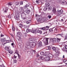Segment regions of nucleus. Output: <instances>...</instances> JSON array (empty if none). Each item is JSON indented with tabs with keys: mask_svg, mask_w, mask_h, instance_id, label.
<instances>
[{
	"mask_svg": "<svg viewBox=\"0 0 67 67\" xmlns=\"http://www.w3.org/2000/svg\"><path fill=\"white\" fill-rule=\"evenodd\" d=\"M48 53V52H47L45 54H44V52H40V54L42 55H44L45 56H48L49 55V53Z\"/></svg>",
	"mask_w": 67,
	"mask_h": 67,
	"instance_id": "6",
	"label": "nucleus"
},
{
	"mask_svg": "<svg viewBox=\"0 0 67 67\" xmlns=\"http://www.w3.org/2000/svg\"><path fill=\"white\" fill-rule=\"evenodd\" d=\"M64 37L65 40H67V34Z\"/></svg>",
	"mask_w": 67,
	"mask_h": 67,
	"instance_id": "37",
	"label": "nucleus"
},
{
	"mask_svg": "<svg viewBox=\"0 0 67 67\" xmlns=\"http://www.w3.org/2000/svg\"><path fill=\"white\" fill-rule=\"evenodd\" d=\"M40 58H41V59L43 60L44 59V57L43 56H41L40 57Z\"/></svg>",
	"mask_w": 67,
	"mask_h": 67,
	"instance_id": "33",
	"label": "nucleus"
},
{
	"mask_svg": "<svg viewBox=\"0 0 67 67\" xmlns=\"http://www.w3.org/2000/svg\"><path fill=\"white\" fill-rule=\"evenodd\" d=\"M11 41L10 40H6V42H6V43H5L4 44H5L8 43H10V42H11Z\"/></svg>",
	"mask_w": 67,
	"mask_h": 67,
	"instance_id": "32",
	"label": "nucleus"
},
{
	"mask_svg": "<svg viewBox=\"0 0 67 67\" xmlns=\"http://www.w3.org/2000/svg\"><path fill=\"white\" fill-rule=\"evenodd\" d=\"M20 37V36H17V38L18 40H19V41L21 40L22 39L21 38V37Z\"/></svg>",
	"mask_w": 67,
	"mask_h": 67,
	"instance_id": "20",
	"label": "nucleus"
},
{
	"mask_svg": "<svg viewBox=\"0 0 67 67\" xmlns=\"http://www.w3.org/2000/svg\"><path fill=\"white\" fill-rule=\"evenodd\" d=\"M52 8L51 7H48V9L49 10H52Z\"/></svg>",
	"mask_w": 67,
	"mask_h": 67,
	"instance_id": "39",
	"label": "nucleus"
},
{
	"mask_svg": "<svg viewBox=\"0 0 67 67\" xmlns=\"http://www.w3.org/2000/svg\"><path fill=\"white\" fill-rule=\"evenodd\" d=\"M16 56H15V55H14V58H16Z\"/></svg>",
	"mask_w": 67,
	"mask_h": 67,
	"instance_id": "57",
	"label": "nucleus"
},
{
	"mask_svg": "<svg viewBox=\"0 0 67 67\" xmlns=\"http://www.w3.org/2000/svg\"><path fill=\"white\" fill-rule=\"evenodd\" d=\"M19 26L21 28H22V27H23V25L21 24H20L19 25Z\"/></svg>",
	"mask_w": 67,
	"mask_h": 67,
	"instance_id": "42",
	"label": "nucleus"
},
{
	"mask_svg": "<svg viewBox=\"0 0 67 67\" xmlns=\"http://www.w3.org/2000/svg\"><path fill=\"white\" fill-rule=\"evenodd\" d=\"M26 32L27 33H28V32H31V30L30 29H27L26 30Z\"/></svg>",
	"mask_w": 67,
	"mask_h": 67,
	"instance_id": "28",
	"label": "nucleus"
},
{
	"mask_svg": "<svg viewBox=\"0 0 67 67\" xmlns=\"http://www.w3.org/2000/svg\"><path fill=\"white\" fill-rule=\"evenodd\" d=\"M4 36V35H3L2 34H1V37H3Z\"/></svg>",
	"mask_w": 67,
	"mask_h": 67,
	"instance_id": "46",
	"label": "nucleus"
},
{
	"mask_svg": "<svg viewBox=\"0 0 67 67\" xmlns=\"http://www.w3.org/2000/svg\"><path fill=\"white\" fill-rule=\"evenodd\" d=\"M11 45L12 46V47H13V48H14L15 47L14 46L15 45V44H14V43H12Z\"/></svg>",
	"mask_w": 67,
	"mask_h": 67,
	"instance_id": "36",
	"label": "nucleus"
},
{
	"mask_svg": "<svg viewBox=\"0 0 67 67\" xmlns=\"http://www.w3.org/2000/svg\"><path fill=\"white\" fill-rule=\"evenodd\" d=\"M65 48L66 49H67V46H65Z\"/></svg>",
	"mask_w": 67,
	"mask_h": 67,
	"instance_id": "53",
	"label": "nucleus"
},
{
	"mask_svg": "<svg viewBox=\"0 0 67 67\" xmlns=\"http://www.w3.org/2000/svg\"><path fill=\"white\" fill-rule=\"evenodd\" d=\"M3 11H4V13H7V11H8V8H3Z\"/></svg>",
	"mask_w": 67,
	"mask_h": 67,
	"instance_id": "7",
	"label": "nucleus"
},
{
	"mask_svg": "<svg viewBox=\"0 0 67 67\" xmlns=\"http://www.w3.org/2000/svg\"><path fill=\"white\" fill-rule=\"evenodd\" d=\"M51 41H52V42L53 43H56V42H57L56 39L55 38H54L52 39H51Z\"/></svg>",
	"mask_w": 67,
	"mask_h": 67,
	"instance_id": "9",
	"label": "nucleus"
},
{
	"mask_svg": "<svg viewBox=\"0 0 67 67\" xmlns=\"http://www.w3.org/2000/svg\"><path fill=\"white\" fill-rule=\"evenodd\" d=\"M16 20H19V16H18V15H17L16 16Z\"/></svg>",
	"mask_w": 67,
	"mask_h": 67,
	"instance_id": "27",
	"label": "nucleus"
},
{
	"mask_svg": "<svg viewBox=\"0 0 67 67\" xmlns=\"http://www.w3.org/2000/svg\"><path fill=\"white\" fill-rule=\"evenodd\" d=\"M67 62V60H64V63H66V62Z\"/></svg>",
	"mask_w": 67,
	"mask_h": 67,
	"instance_id": "54",
	"label": "nucleus"
},
{
	"mask_svg": "<svg viewBox=\"0 0 67 67\" xmlns=\"http://www.w3.org/2000/svg\"><path fill=\"white\" fill-rule=\"evenodd\" d=\"M5 50L6 51H9L10 49V47L9 46H6L5 48Z\"/></svg>",
	"mask_w": 67,
	"mask_h": 67,
	"instance_id": "11",
	"label": "nucleus"
},
{
	"mask_svg": "<svg viewBox=\"0 0 67 67\" xmlns=\"http://www.w3.org/2000/svg\"><path fill=\"white\" fill-rule=\"evenodd\" d=\"M62 14V13H63V10L61 9L59 12Z\"/></svg>",
	"mask_w": 67,
	"mask_h": 67,
	"instance_id": "34",
	"label": "nucleus"
},
{
	"mask_svg": "<svg viewBox=\"0 0 67 67\" xmlns=\"http://www.w3.org/2000/svg\"><path fill=\"white\" fill-rule=\"evenodd\" d=\"M10 35H11V36H12L13 37V34H10Z\"/></svg>",
	"mask_w": 67,
	"mask_h": 67,
	"instance_id": "59",
	"label": "nucleus"
},
{
	"mask_svg": "<svg viewBox=\"0 0 67 67\" xmlns=\"http://www.w3.org/2000/svg\"><path fill=\"white\" fill-rule=\"evenodd\" d=\"M29 7V5H28L27 4H26L25 5V6L24 7V9H26L27 8V7Z\"/></svg>",
	"mask_w": 67,
	"mask_h": 67,
	"instance_id": "23",
	"label": "nucleus"
},
{
	"mask_svg": "<svg viewBox=\"0 0 67 67\" xmlns=\"http://www.w3.org/2000/svg\"><path fill=\"white\" fill-rule=\"evenodd\" d=\"M17 33L16 36H21V32H17Z\"/></svg>",
	"mask_w": 67,
	"mask_h": 67,
	"instance_id": "13",
	"label": "nucleus"
},
{
	"mask_svg": "<svg viewBox=\"0 0 67 67\" xmlns=\"http://www.w3.org/2000/svg\"><path fill=\"white\" fill-rule=\"evenodd\" d=\"M24 28H25V29H26V28L27 27L26 25H24Z\"/></svg>",
	"mask_w": 67,
	"mask_h": 67,
	"instance_id": "58",
	"label": "nucleus"
},
{
	"mask_svg": "<svg viewBox=\"0 0 67 67\" xmlns=\"http://www.w3.org/2000/svg\"><path fill=\"white\" fill-rule=\"evenodd\" d=\"M8 18H9V19H11V15H9L8 16Z\"/></svg>",
	"mask_w": 67,
	"mask_h": 67,
	"instance_id": "44",
	"label": "nucleus"
},
{
	"mask_svg": "<svg viewBox=\"0 0 67 67\" xmlns=\"http://www.w3.org/2000/svg\"><path fill=\"white\" fill-rule=\"evenodd\" d=\"M49 30L50 32H53V30L52 29H49Z\"/></svg>",
	"mask_w": 67,
	"mask_h": 67,
	"instance_id": "38",
	"label": "nucleus"
},
{
	"mask_svg": "<svg viewBox=\"0 0 67 67\" xmlns=\"http://www.w3.org/2000/svg\"><path fill=\"white\" fill-rule=\"evenodd\" d=\"M52 48L54 51H55L56 53H58V54H60V52L59 51V49L58 48H56L52 46Z\"/></svg>",
	"mask_w": 67,
	"mask_h": 67,
	"instance_id": "3",
	"label": "nucleus"
},
{
	"mask_svg": "<svg viewBox=\"0 0 67 67\" xmlns=\"http://www.w3.org/2000/svg\"><path fill=\"white\" fill-rule=\"evenodd\" d=\"M46 48L47 50H51V47H50V46L47 47Z\"/></svg>",
	"mask_w": 67,
	"mask_h": 67,
	"instance_id": "17",
	"label": "nucleus"
},
{
	"mask_svg": "<svg viewBox=\"0 0 67 67\" xmlns=\"http://www.w3.org/2000/svg\"><path fill=\"white\" fill-rule=\"evenodd\" d=\"M7 40L5 38L3 39H1V42H5V41H6Z\"/></svg>",
	"mask_w": 67,
	"mask_h": 67,
	"instance_id": "21",
	"label": "nucleus"
},
{
	"mask_svg": "<svg viewBox=\"0 0 67 67\" xmlns=\"http://www.w3.org/2000/svg\"><path fill=\"white\" fill-rule=\"evenodd\" d=\"M63 51H64V52H65V51L67 53V50H63Z\"/></svg>",
	"mask_w": 67,
	"mask_h": 67,
	"instance_id": "62",
	"label": "nucleus"
},
{
	"mask_svg": "<svg viewBox=\"0 0 67 67\" xmlns=\"http://www.w3.org/2000/svg\"><path fill=\"white\" fill-rule=\"evenodd\" d=\"M41 29L42 30H45V27H42L41 28Z\"/></svg>",
	"mask_w": 67,
	"mask_h": 67,
	"instance_id": "48",
	"label": "nucleus"
},
{
	"mask_svg": "<svg viewBox=\"0 0 67 67\" xmlns=\"http://www.w3.org/2000/svg\"><path fill=\"white\" fill-rule=\"evenodd\" d=\"M48 17L49 19H51V18L52 17V16L51 15H49L48 16Z\"/></svg>",
	"mask_w": 67,
	"mask_h": 67,
	"instance_id": "50",
	"label": "nucleus"
},
{
	"mask_svg": "<svg viewBox=\"0 0 67 67\" xmlns=\"http://www.w3.org/2000/svg\"><path fill=\"white\" fill-rule=\"evenodd\" d=\"M22 32L24 34H26V31L25 30H23L22 31Z\"/></svg>",
	"mask_w": 67,
	"mask_h": 67,
	"instance_id": "41",
	"label": "nucleus"
},
{
	"mask_svg": "<svg viewBox=\"0 0 67 67\" xmlns=\"http://www.w3.org/2000/svg\"><path fill=\"white\" fill-rule=\"evenodd\" d=\"M1 67H4V66L3 65V64L2 65H1Z\"/></svg>",
	"mask_w": 67,
	"mask_h": 67,
	"instance_id": "56",
	"label": "nucleus"
},
{
	"mask_svg": "<svg viewBox=\"0 0 67 67\" xmlns=\"http://www.w3.org/2000/svg\"><path fill=\"white\" fill-rule=\"evenodd\" d=\"M25 12L27 13V14H29L30 12H31V10L28 8H27L26 9Z\"/></svg>",
	"mask_w": 67,
	"mask_h": 67,
	"instance_id": "5",
	"label": "nucleus"
},
{
	"mask_svg": "<svg viewBox=\"0 0 67 67\" xmlns=\"http://www.w3.org/2000/svg\"><path fill=\"white\" fill-rule=\"evenodd\" d=\"M39 45L40 46H42V42H40L39 43Z\"/></svg>",
	"mask_w": 67,
	"mask_h": 67,
	"instance_id": "35",
	"label": "nucleus"
},
{
	"mask_svg": "<svg viewBox=\"0 0 67 67\" xmlns=\"http://www.w3.org/2000/svg\"><path fill=\"white\" fill-rule=\"evenodd\" d=\"M52 11L54 13H56V9H55V8H53V10H52Z\"/></svg>",
	"mask_w": 67,
	"mask_h": 67,
	"instance_id": "22",
	"label": "nucleus"
},
{
	"mask_svg": "<svg viewBox=\"0 0 67 67\" xmlns=\"http://www.w3.org/2000/svg\"><path fill=\"white\" fill-rule=\"evenodd\" d=\"M33 52L35 54V53H36V51H35V50Z\"/></svg>",
	"mask_w": 67,
	"mask_h": 67,
	"instance_id": "60",
	"label": "nucleus"
},
{
	"mask_svg": "<svg viewBox=\"0 0 67 67\" xmlns=\"http://www.w3.org/2000/svg\"><path fill=\"white\" fill-rule=\"evenodd\" d=\"M50 26H51V25H50V26H46V27H44L45 28V30H48V29H49V27H50Z\"/></svg>",
	"mask_w": 67,
	"mask_h": 67,
	"instance_id": "15",
	"label": "nucleus"
},
{
	"mask_svg": "<svg viewBox=\"0 0 67 67\" xmlns=\"http://www.w3.org/2000/svg\"><path fill=\"white\" fill-rule=\"evenodd\" d=\"M62 4H66V1H64L62 2Z\"/></svg>",
	"mask_w": 67,
	"mask_h": 67,
	"instance_id": "19",
	"label": "nucleus"
},
{
	"mask_svg": "<svg viewBox=\"0 0 67 67\" xmlns=\"http://www.w3.org/2000/svg\"><path fill=\"white\" fill-rule=\"evenodd\" d=\"M63 34H60V36H61V37H63Z\"/></svg>",
	"mask_w": 67,
	"mask_h": 67,
	"instance_id": "52",
	"label": "nucleus"
},
{
	"mask_svg": "<svg viewBox=\"0 0 67 67\" xmlns=\"http://www.w3.org/2000/svg\"><path fill=\"white\" fill-rule=\"evenodd\" d=\"M21 16L23 20L26 21L27 20V16L24 13H22L21 15Z\"/></svg>",
	"mask_w": 67,
	"mask_h": 67,
	"instance_id": "2",
	"label": "nucleus"
},
{
	"mask_svg": "<svg viewBox=\"0 0 67 67\" xmlns=\"http://www.w3.org/2000/svg\"><path fill=\"white\" fill-rule=\"evenodd\" d=\"M50 5V4L49 3H48V2H47V1H46V7H49Z\"/></svg>",
	"mask_w": 67,
	"mask_h": 67,
	"instance_id": "14",
	"label": "nucleus"
},
{
	"mask_svg": "<svg viewBox=\"0 0 67 67\" xmlns=\"http://www.w3.org/2000/svg\"><path fill=\"white\" fill-rule=\"evenodd\" d=\"M23 1H21L20 2V4L21 5H23Z\"/></svg>",
	"mask_w": 67,
	"mask_h": 67,
	"instance_id": "45",
	"label": "nucleus"
},
{
	"mask_svg": "<svg viewBox=\"0 0 67 67\" xmlns=\"http://www.w3.org/2000/svg\"><path fill=\"white\" fill-rule=\"evenodd\" d=\"M12 3L11 2L9 3H8V5H12Z\"/></svg>",
	"mask_w": 67,
	"mask_h": 67,
	"instance_id": "43",
	"label": "nucleus"
},
{
	"mask_svg": "<svg viewBox=\"0 0 67 67\" xmlns=\"http://www.w3.org/2000/svg\"><path fill=\"white\" fill-rule=\"evenodd\" d=\"M31 40V38L29 39V41L28 42H27L26 43V45H27V46H28V45H30L32 46V47H34L35 46L36 44L35 42H30L31 41H32V40Z\"/></svg>",
	"mask_w": 67,
	"mask_h": 67,
	"instance_id": "1",
	"label": "nucleus"
},
{
	"mask_svg": "<svg viewBox=\"0 0 67 67\" xmlns=\"http://www.w3.org/2000/svg\"><path fill=\"white\" fill-rule=\"evenodd\" d=\"M62 14L59 12L57 13V16H60Z\"/></svg>",
	"mask_w": 67,
	"mask_h": 67,
	"instance_id": "29",
	"label": "nucleus"
},
{
	"mask_svg": "<svg viewBox=\"0 0 67 67\" xmlns=\"http://www.w3.org/2000/svg\"><path fill=\"white\" fill-rule=\"evenodd\" d=\"M26 21V23H27V24H29L31 22V20H28L26 21H26Z\"/></svg>",
	"mask_w": 67,
	"mask_h": 67,
	"instance_id": "25",
	"label": "nucleus"
},
{
	"mask_svg": "<svg viewBox=\"0 0 67 67\" xmlns=\"http://www.w3.org/2000/svg\"><path fill=\"white\" fill-rule=\"evenodd\" d=\"M36 2L38 4L39 3V2L38 1H36Z\"/></svg>",
	"mask_w": 67,
	"mask_h": 67,
	"instance_id": "51",
	"label": "nucleus"
},
{
	"mask_svg": "<svg viewBox=\"0 0 67 67\" xmlns=\"http://www.w3.org/2000/svg\"><path fill=\"white\" fill-rule=\"evenodd\" d=\"M31 32L32 33H35V32H37V30H36V29L32 30H31Z\"/></svg>",
	"mask_w": 67,
	"mask_h": 67,
	"instance_id": "18",
	"label": "nucleus"
},
{
	"mask_svg": "<svg viewBox=\"0 0 67 67\" xmlns=\"http://www.w3.org/2000/svg\"><path fill=\"white\" fill-rule=\"evenodd\" d=\"M54 31V32H56V31H57V29H55Z\"/></svg>",
	"mask_w": 67,
	"mask_h": 67,
	"instance_id": "61",
	"label": "nucleus"
},
{
	"mask_svg": "<svg viewBox=\"0 0 67 67\" xmlns=\"http://www.w3.org/2000/svg\"><path fill=\"white\" fill-rule=\"evenodd\" d=\"M63 58H64L65 57V56H64V55H63Z\"/></svg>",
	"mask_w": 67,
	"mask_h": 67,
	"instance_id": "63",
	"label": "nucleus"
},
{
	"mask_svg": "<svg viewBox=\"0 0 67 67\" xmlns=\"http://www.w3.org/2000/svg\"><path fill=\"white\" fill-rule=\"evenodd\" d=\"M60 34H59L57 35H60Z\"/></svg>",
	"mask_w": 67,
	"mask_h": 67,
	"instance_id": "64",
	"label": "nucleus"
},
{
	"mask_svg": "<svg viewBox=\"0 0 67 67\" xmlns=\"http://www.w3.org/2000/svg\"><path fill=\"white\" fill-rule=\"evenodd\" d=\"M36 56H37V57H38L40 56V55H39L38 54H37Z\"/></svg>",
	"mask_w": 67,
	"mask_h": 67,
	"instance_id": "55",
	"label": "nucleus"
},
{
	"mask_svg": "<svg viewBox=\"0 0 67 67\" xmlns=\"http://www.w3.org/2000/svg\"><path fill=\"white\" fill-rule=\"evenodd\" d=\"M19 4H20V3L18 2H16L15 3L16 5H18Z\"/></svg>",
	"mask_w": 67,
	"mask_h": 67,
	"instance_id": "30",
	"label": "nucleus"
},
{
	"mask_svg": "<svg viewBox=\"0 0 67 67\" xmlns=\"http://www.w3.org/2000/svg\"><path fill=\"white\" fill-rule=\"evenodd\" d=\"M17 62V61H16V60H14V63H16Z\"/></svg>",
	"mask_w": 67,
	"mask_h": 67,
	"instance_id": "47",
	"label": "nucleus"
},
{
	"mask_svg": "<svg viewBox=\"0 0 67 67\" xmlns=\"http://www.w3.org/2000/svg\"><path fill=\"white\" fill-rule=\"evenodd\" d=\"M15 53L16 54H18V50H16L15 51Z\"/></svg>",
	"mask_w": 67,
	"mask_h": 67,
	"instance_id": "49",
	"label": "nucleus"
},
{
	"mask_svg": "<svg viewBox=\"0 0 67 67\" xmlns=\"http://www.w3.org/2000/svg\"><path fill=\"white\" fill-rule=\"evenodd\" d=\"M13 28H12V30L13 31H15V27L12 26Z\"/></svg>",
	"mask_w": 67,
	"mask_h": 67,
	"instance_id": "40",
	"label": "nucleus"
},
{
	"mask_svg": "<svg viewBox=\"0 0 67 67\" xmlns=\"http://www.w3.org/2000/svg\"><path fill=\"white\" fill-rule=\"evenodd\" d=\"M36 30H37V32L38 33H39L40 34H41V33H42V30H37V29H36Z\"/></svg>",
	"mask_w": 67,
	"mask_h": 67,
	"instance_id": "24",
	"label": "nucleus"
},
{
	"mask_svg": "<svg viewBox=\"0 0 67 67\" xmlns=\"http://www.w3.org/2000/svg\"><path fill=\"white\" fill-rule=\"evenodd\" d=\"M50 57L47 56L45 58V60L46 61H49L50 60Z\"/></svg>",
	"mask_w": 67,
	"mask_h": 67,
	"instance_id": "8",
	"label": "nucleus"
},
{
	"mask_svg": "<svg viewBox=\"0 0 67 67\" xmlns=\"http://www.w3.org/2000/svg\"><path fill=\"white\" fill-rule=\"evenodd\" d=\"M57 42H59L60 41V40H61V39H59L58 38H57Z\"/></svg>",
	"mask_w": 67,
	"mask_h": 67,
	"instance_id": "31",
	"label": "nucleus"
},
{
	"mask_svg": "<svg viewBox=\"0 0 67 67\" xmlns=\"http://www.w3.org/2000/svg\"><path fill=\"white\" fill-rule=\"evenodd\" d=\"M31 46H32V45H28L26 47V48L27 49H30V48H31V47H33V46L32 47Z\"/></svg>",
	"mask_w": 67,
	"mask_h": 67,
	"instance_id": "12",
	"label": "nucleus"
},
{
	"mask_svg": "<svg viewBox=\"0 0 67 67\" xmlns=\"http://www.w3.org/2000/svg\"><path fill=\"white\" fill-rule=\"evenodd\" d=\"M17 10L18 11H20L22 13H23L24 12V9L23 7H20L19 8H17Z\"/></svg>",
	"mask_w": 67,
	"mask_h": 67,
	"instance_id": "4",
	"label": "nucleus"
},
{
	"mask_svg": "<svg viewBox=\"0 0 67 67\" xmlns=\"http://www.w3.org/2000/svg\"><path fill=\"white\" fill-rule=\"evenodd\" d=\"M58 58L57 57H56V55H54L52 57V59L53 60H56V59H57Z\"/></svg>",
	"mask_w": 67,
	"mask_h": 67,
	"instance_id": "10",
	"label": "nucleus"
},
{
	"mask_svg": "<svg viewBox=\"0 0 67 67\" xmlns=\"http://www.w3.org/2000/svg\"><path fill=\"white\" fill-rule=\"evenodd\" d=\"M9 53L10 54H12L13 53V51L11 50H9L8 51Z\"/></svg>",
	"mask_w": 67,
	"mask_h": 67,
	"instance_id": "26",
	"label": "nucleus"
},
{
	"mask_svg": "<svg viewBox=\"0 0 67 67\" xmlns=\"http://www.w3.org/2000/svg\"><path fill=\"white\" fill-rule=\"evenodd\" d=\"M49 39L48 38H46V41L44 42V43H45V44H48V39Z\"/></svg>",
	"mask_w": 67,
	"mask_h": 67,
	"instance_id": "16",
	"label": "nucleus"
}]
</instances>
